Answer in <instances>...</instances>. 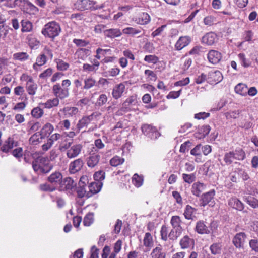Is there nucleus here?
<instances>
[{"label":"nucleus","instance_id":"37","mask_svg":"<svg viewBox=\"0 0 258 258\" xmlns=\"http://www.w3.org/2000/svg\"><path fill=\"white\" fill-rule=\"evenodd\" d=\"M59 100L57 98L48 99L45 102L41 104V105L47 109H50L52 107L57 106L59 104Z\"/></svg>","mask_w":258,"mask_h":258},{"label":"nucleus","instance_id":"58","mask_svg":"<svg viewBox=\"0 0 258 258\" xmlns=\"http://www.w3.org/2000/svg\"><path fill=\"white\" fill-rule=\"evenodd\" d=\"M160 233L162 239L164 241H166L168 237H169V234L168 228L165 225H163L162 226Z\"/></svg>","mask_w":258,"mask_h":258},{"label":"nucleus","instance_id":"27","mask_svg":"<svg viewBox=\"0 0 258 258\" xmlns=\"http://www.w3.org/2000/svg\"><path fill=\"white\" fill-rule=\"evenodd\" d=\"M245 238L246 235L244 233H237L233 240L234 245L238 248L242 247L245 242Z\"/></svg>","mask_w":258,"mask_h":258},{"label":"nucleus","instance_id":"45","mask_svg":"<svg viewBox=\"0 0 258 258\" xmlns=\"http://www.w3.org/2000/svg\"><path fill=\"white\" fill-rule=\"evenodd\" d=\"M24 11L31 14H35L38 12V9L33 4L28 2Z\"/></svg>","mask_w":258,"mask_h":258},{"label":"nucleus","instance_id":"43","mask_svg":"<svg viewBox=\"0 0 258 258\" xmlns=\"http://www.w3.org/2000/svg\"><path fill=\"white\" fill-rule=\"evenodd\" d=\"M238 58L241 64L244 68H247L251 64V61L247 59L244 53H239Z\"/></svg>","mask_w":258,"mask_h":258},{"label":"nucleus","instance_id":"30","mask_svg":"<svg viewBox=\"0 0 258 258\" xmlns=\"http://www.w3.org/2000/svg\"><path fill=\"white\" fill-rule=\"evenodd\" d=\"M62 176L59 172H55L51 174L48 177V180L52 184L56 186L60 183L62 180Z\"/></svg>","mask_w":258,"mask_h":258},{"label":"nucleus","instance_id":"38","mask_svg":"<svg viewBox=\"0 0 258 258\" xmlns=\"http://www.w3.org/2000/svg\"><path fill=\"white\" fill-rule=\"evenodd\" d=\"M235 91L237 94L245 96L247 94V86L243 83H239L235 87Z\"/></svg>","mask_w":258,"mask_h":258},{"label":"nucleus","instance_id":"33","mask_svg":"<svg viewBox=\"0 0 258 258\" xmlns=\"http://www.w3.org/2000/svg\"><path fill=\"white\" fill-rule=\"evenodd\" d=\"M53 130V126L50 123H47L42 127L39 133L41 135V137L45 138L50 135Z\"/></svg>","mask_w":258,"mask_h":258},{"label":"nucleus","instance_id":"39","mask_svg":"<svg viewBox=\"0 0 258 258\" xmlns=\"http://www.w3.org/2000/svg\"><path fill=\"white\" fill-rule=\"evenodd\" d=\"M97 83L96 81L91 77L86 78L84 80V85L83 87L84 89H89L95 86Z\"/></svg>","mask_w":258,"mask_h":258},{"label":"nucleus","instance_id":"9","mask_svg":"<svg viewBox=\"0 0 258 258\" xmlns=\"http://www.w3.org/2000/svg\"><path fill=\"white\" fill-rule=\"evenodd\" d=\"M100 114L97 112H94L89 116H84L78 121L77 124V128L80 130L88 125L90 122L97 119V118L100 116Z\"/></svg>","mask_w":258,"mask_h":258},{"label":"nucleus","instance_id":"62","mask_svg":"<svg viewBox=\"0 0 258 258\" xmlns=\"http://www.w3.org/2000/svg\"><path fill=\"white\" fill-rule=\"evenodd\" d=\"M77 192L78 196L80 198H83L85 196L88 197V194H87L86 190L85 189V187L81 186H79L77 190Z\"/></svg>","mask_w":258,"mask_h":258},{"label":"nucleus","instance_id":"6","mask_svg":"<svg viewBox=\"0 0 258 258\" xmlns=\"http://www.w3.org/2000/svg\"><path fill=\"white\" fill-rule=\"evenodd\" d=\"M52 92L58 99H63L67 98L69 95V88H61L59 84L53 85Z\"/></svg>","mask_w":258,"mask_h":258},{"label":"nucleus","instance_id":"8","mask_svg":"<svg viewBox=\"0 0 258 258\" xmlns=\"http://www.w3.org/2000/svg\"><path fill=\"white\" fill-rule=\"evenodd\" d=\"M215 196V191L214 189L203 194L201 199V206L205 207L207 204H209L210 206H213L215 204L213 200Z\"/></svg>","mask_w":258,"mask_h":258},{"label":"nucleus","instance_id":"34","mask_svg":"<svg viewBox=\"0 0 258 258\" xmlns=\"http://www.w3.org/2000/svg\"><path fill=\"white\" fill-rule=\"evenodd\" d=\"M37 88L38 86L35 83L34 80L26 83V89L28 94L30 95H34L36 94Z\"/></svg>","mask_w":258,"mask_h":258},{"label":"nucleus","instance_id":"24","mask_svg":"<svg viewBox=\"0 0 258 258\" xmlns=\"http://www.w3.org/2000/svg\"><path fill=\"white\" fill-rule=\"evenodd\" d=\"M47 60L44 54H40L36 59V62L33 65V69L38 72L40 70V67L46 63Z\"/></svg>","mask_w":258,"mask_h":258},{"label":"nucleus","instance_id":"44","mask_svg":"<svg viewBox=\"0 0 258 258\" xmlns=\"http://www.w3.org/2000/svg\"><path fill=\"white\" fill-rule=\"evenodd\" d=\"M28 3L27 0H14L13 2L12 8L19 7L21 10H25Z\"/></svg>","mask_w":258,"mask_h":258},{"label":"nucleus","instance_id":"23","mask_svg":"<svg viewBox=\"0 0 258 258\" xmlns=\"http://www.w3.org/2000/svg\"><path fill=\"white\" fill-rule=\"evenodd\" d=\"M83 161L81 159H77L71 162L69 165V171L71 173H75L81 170L83 166Z\"/></svg>","mask_w":258,"mask_h":258},{"label":"nucleus","instance_id":"46","mask_svg":"<svg viewBox=\"0 0 258 258\" xmlns=\"http://www.w3.org/2000/svg\"><path fill=\"white\" fill-rule=\"evenodd\" d=\"M13 58L20 61H25L29 58V55L26 52H17L13 54Z\"/></svg>","mask_w":258,"mask_h":258},{"label":"nucleus","instance_id":"60","mask_svg":"<svg viewBox=\"0 0 258 258\" xmlns=\"http://www.w3.org/2000/svg\"><path fill=\"white\" fill-rule=\"evenodd\" d=\"M216 22V18L212 16H208L204 19V23L206 25L211 26Z\"/></svg>","mask_w":258,"mask_h":258},{"label":"nucleus","instance_id":"13","mask_svg":"<svg viewBox=\"0 0 258 258\" xmlns=\"http://www.w3.org/2000/svg\"><path fill=\"white\" fill-rule=\"evenodd\" d=\"M18 143L14 140L13 138L9 137L3 143L1 149L2 151L5 153H8L12 150V149L17 147Z\"/></svg>","mask_w":258,"mask_h":258},{"label":"nucleus","instance_id":"3","mask_svg":"<svg viewBox=\"0 0 258 258\" xmlns=\"http://www.w3.org/2000/svg\"><path fill=\"white\" fill-rule=\"evenodd\" d=\"M245 152L241 149H237L225 153L224 157V161L227 165L233 163H236L237 160H242L245 158Z\"/></svg>","mask_w":258,"mask_h":258},{"label":"nucleus","instance_id":"20","mask_svg":"<svg viewBox=\"0 0 258 258\" xmlns=\"http://www.w3.org/2000/svg\"><path fill=\"white\" fill-rule=\"evenodd\" d=\"M100 159V155L97 153H91L87 159V165L88 167L93 168L95 167Z\"/></svg>","mask_w":258,"mask_h":258},{"label":"nucleus","instance_id":"15","mask_svg":"<svg viewBox=\"0 0 258 258\" xmlns=\"http://www.w3.org/2000/svg\"><path fill=\"white\" fill-rule=\"evenodd\" d=\"M218 40V38L217 34L214 32H210L203 36L202 42L207 45H212L216 43Z\"/></svg>","mask_w":258,"mask_h":258},{"label":"nucleus","instance_id":"21","mask_svg":"<svg viewBox=\"0 0 258 258\" xmlns=\"http://www.w3.org/2000/svg\"><path fill=\"white\" fill-rule=\"evenodd\" d=\"M125 89V86L123 83L116 85L113 89L112 94L113 97L117 99L121 97Z\"/></svg>","mask_w":258,"mask_h":258},{"label":"nucleus","instance_id":"53","mask_svg":"<svg viewBox=\"0 0 258 258\" xmlns=\"http://www.w3.org/2000/svg\"><path fill=\"white\" fill-rule=\"evenodd\" d=\"M43 114V110L39 107H35L31 111V115L36 118H40Z\"/></svg>","mask_w":258,"mask_h":258},{"label":"nucleus","instance_id":"51","mask_svg":"<svg viewBox=\"0 0 258 258\" xmlns=\"http://www.w3.org/2000/svg\"><path fill=\"white\" fill-rule=\"evenodd\" d=\"M93 214L92 213H88L84 217L83 224L85 226H89L94 221Z\"/></svg>","mask_w":258,"mask_h":258},{"label":"nucleus","instance_id":"22","mask_svg":"<svg viewBox=\"0 0 258 258\" xmlns=\"http://www.w3.org/2000/svg\"><path fill=\"white\" fill-rule=\"evenodd\" d=\"M134 21L139 25H146L148 24L151 20L150 16L147 13H142L137 17L133 19Z\"/></svg>","mask_w":258,"mask_h":258},{"label":"nucleus","instance_id":"63","mask_svg":"<svg viewBox=\"0 0 258 258\" xmlns=\"http://www.w3.org/2000/svg\"><path fill=\"white\" fill-rule=\"evenodd\" d=\"M144 60L149 63H153L155 64L158 61V58L157 56L155 55H148L145 56L144 58Z\"/></svg>","mask_w":258,"mask_h":258},{"label":"nucleus","instance_id":"54","mask_svg":"<svg viewBox=\"0 0 258 258\" xmlns=\"http://www.w3.org/2000/svg\"><path fill=\"white\" fill-rule=\"evenodd\" d=\"M41 54H44L45 57L47 60L48 59L51 60L53 58V55L52 51L49 47H45L41 52Z\"/></svg>","mask_w":258,"mask_h":258},{"label":"nucleus","instance_id":"40","mask_svg":"<svg viewBox=\"0 0 258 258\" xmlns=\"http://www.w3.org/2000/svg\"><path fill=\"white\" fill-rule=\"evenodd\" d=\"M63 111L68 117L76 115L79 111L78 109L75 107H67L63 108Z\"/></svg>","mask_w":258,"mask_h":258},{"label":"nucleus","instance_id":"28","mask_svg":"<svg viewBox=\"0 0 258 258\" xmlns=\"http://www.w3.org/2000/svg\"><path fill=\"white\" fill-rule=\"evenodd\" d=\"M197 210L190 205H187L185 208L183 215L187 220H194L196 217Z\"/></svg>","mask_w":258,"mask_h":258},{"label":"nucleus","instance_id":"2","mask_svg":"<svg viewBox=\"0 0 258 258\" xmlns=\"http://www.w3.org/2000/svg\"><path fill=\"white\" fill-rule=\"evenodd\" d=\"M182 221L178 216H173L171 217L170 223L173 227L169 233V238L170 239H176L182 233L183 229L181 226Z\"/></svg>","mask_w":258,"mask_h":258},{"label":"nucleus","instance_id":"41","mask_svg":"<svg viewBox=\"0 0 258 258\" xmlns=\"http://www.w3.org/2000/svg\"><path fill=\"white\" fill-rule=\"evenodd\" d=\"M143 177L137 173L135 174L132 177V183L137 187H141L143 183Z\"/></svg>","mask_w":258,"mask_h":258},{"label":"nucleus","instance_id":"5","mask_svg":"<svg viewBox=\"0 0 258 258\" xmlns=\"http://www.w3.org/2000/svg\"><path fill=\"white\" fill-rule=\"evenodd\" d=\"M75 8L80 11L90 9L91 10H97L102 8L104 6L96 5L95 2L90 0H78L74 4Z\"/></svg>","mask_w":258,"mask_h":258},{"label":"nucleus","instance_id":"25","mask_svg":"<svg viewBox=\"0 0 258 258\" xmlns=\"http://www.w3.org/2000/svg\"><path fill=\"white\" fill-rule=\"evenodd\" d=\"M205 188V184L200 182H197L192 185L191 192L194 196L199 197Z\"/></svg>","mask_w":258,"mask_h":258},{"label":"nucleus","instance_id":"12","mask_svg":"<svg viewBox=\"0 0 258 258\" xmlns=\"http://www.w3.org/2000/svg\"><path fill=\"white\" fill-rule=\"evenodd\" d=\"M82 148L83 146L81 144H75L71 145L67 151V157L72 159L77 157L81 152Z\"/></svg>","mask_w":258,"mask_h":258},{"label":"nucleus","instance_id":"10","mask_svg":"<svg viewBox=\"0 0 258 258\" xmlns=\"http://www.w3.org/2000/svg\"><path fill=\"white\" fill-rule=\"evenodd\" d=\"M142 132L152 139H156L160 136V133L155 127L148 124H144L142 126Z\"/></svg>","mask_w":258,"mask_h":258},{"label":"nucleus","instance_id":"31","mask_svg":"<svg viewBox=\"0 0 258 258\" xmlns=\"http://www.w3.org/2000/svg\"><path fill=\"white\" fill-rule=\"evenodd\" d=\"M196 231L200 234H208L210 233L208 227L203 221H199L196 224L195 227Z\"/></svg>","mask_w":258,"mask_h":258},{"label":"nucleus","instance_id":"11","mask_svg":"<svg viewBox=\"0 0 258 258\" xmlns=\"http://www.w3.org/2000/svg\"><path fill=\"white\" fill-rule=\"evenodd\" d=\"M76 186V183L74 180L70 177H67L61 181L60 188L61 190L71 193L74 190Z\"/></svg>","mask_w":258,"mask_h":258},{"label":"nucleus","instance_id":"42","mask_svg":"<svg viewBox=\"0 0 258 258\" xmlns=\"http://www.w3.org/2000/svg\"><path fill=\"white\" fill-rule=\"evenodd\" d=\"M44 138L41 137L39 132L34 134L29 139L30 143L32 145H37L40 143Z\"/></svg>","mask_w":258,"mask_h":258},{"label":"nucleus","instance_id":"29","mask_svg":"<svg viewBox=\"0 0 258 258\" xmlns=\"http://www.w3.org/2000/svg\"><path fill=\"white\" fill-rule=\"evenodd\" d=\"M143 245L146 247V251H149L153 245V239L151 234L147 232L143 239Z\"/></svg>","mask_w":258,"mask_h":258},{"label":"nucleus","instance_id":"55","mask_svg":"<svg viewBox=\"0 0 258 258\" xmlns=\"http://www.w3.org/2000/svg\"><path fill=\"white\" fill-rule=\"evenodd\" d=\"M56 63L58 70H59L60 71H66L69 67V63L64 62L62 60L58 59V60H57Z\"/></svg>","mask_w":258,"mask_h":258},{"label":"nucleus","instance_id":"7","mask_svg":"<svg viewBox=\"0 0 258 258\" xmlns=\"http://www.w3.org/2000/svg\"><path fill=\"white\" fill-rule=\"evenodd\" d=\"M137 102L136 97L134 96L128 97L122 104V107L116 112L118 115H122L131 110L130 106L136 104Z\"/></svg>","mask_w":258,"mask_h":258},{"label":"nucleus","instance_id":"50","mask_svg":"<svg viewBox=\"0 0 258 258\" xmlns=\"http://www.w3.org/2000/svg\"><path fill=\"white\" fill-rule=\"evenodd\" d=\"M222 246L220 243H214L211 245L210 249L213 254H220L221 251Z\"/></svg>","mask_w":258,"mask_h":258},{"label":"nucleus","instance_id":"19","mask_svg":"<svg viewBox=\"0 0 258 258\" xmlns=\"http://www.w3.org/2000/svg\"><path fill=\"white\" fill-rule=\"evenodd\" d=\"M179 245L181 249H185L194 247L195 241L192 238H190L188 236L185 235L183 236L180 240Z\"/></svg>","mask_w":258,"mask_h":258},{"label":"nucleus","instance_id":"48","mask_svg":"<svg viewBox=\"0 0 258 258\" xmlns=\"http://www.w3.org/2000/svg\"><path fill=\"white\" fill-rule=\"evenodd\" d=\"M124 159L119 157V156H116L113 157L110 160V164L112 166H117L120 164H122L124 162Z\"/></svg>","mask_w":258,"mask_h":258},{"label":"nucleus","instance_id":"26","mask_svg":"<svg viewBox=\"0 0 258 258\" xmlns=\"http://www.w3.org/2000/svg\"><path fill=\"white\" fill-rule=\"evenodd\" d=\"M150 256L151 258H166V253L163 251L162 246L159 245L153 249Z\"/></svg>","mask_w":258,"mask_h":258},{"label":"nucleus","instance_id":"18","mask_svg":"<svg viewBox=\"0 0 258 258\" xmlns=\"http://www.w3.org/2000/svg\"><path fill=\"white\" fill-rule=\"evenodd\" d=\"M228 205L238 211H241L244 208V204L236 197H231L228 201Z\"/></svg>","mask_w":258,"mask_h":258},{"label":"nucleus","instance_id":"57","mask_svg":"<svg viewBox=\"0 0 258 258\" xmlns=\"http://www.w3.org/2000/svg\"><path fill=\"white\" fill-rule=\"evenodd\" d=\"M9 32V28L4 25L0 26V38L4 40Z\"/></svg>","mask_w":258,"mask_h":258},{"label":"nucleus","instance_id":"56","mask_svg":"<svg viewBox=\"0 0 258 258\" xmlns=\"http://www.w3.org/2000/svg\"><path fill=\"white\" fill-rule=\"evenodd\" d=\"M53 70L52 69L49 68L44 71L42 73H41L39 75V78L43 79H46L48 77L51 76V75L53 73Z\"/></svg>","mask_w":258,"mask_h":258},{"label":"nucleus","instance_id":"59","mask_svg":"<svg viewBox=\"0 0 258 258\" xmlns=\"http://www.w3.org/2000/svg\"><path fill=\"white\" fill-rule=\"evenodd\" d=\"M40 188L41 190L42 191L51 192L54 191L56 189V186H54L53 184L52 185H50L49 184L45 183L41 184L40 186Z\"/></svg>","mask_w":258,"mask_h":258},{"label":"nucleus","instance_id":"32","mask_svg":"<svg viewBox=\"0 0 258 258\" xmlns=\"http://www.w3.org/2000/svg\"><path fill=\"white\" fill-rule=\"evenodd\" d=\"M105 36L109 38H115L119 37L122 35L120 30L118 28H112L104 30Z\"/></svg>","mask_w":258,"mask_h":258},{"label":"nucleus","instance_id":"17","mask_svg":"<svg viewBox=\"0 0 258 258\" xmlns=\"http://www.w3.org/2000/svg\"><path fill=\"white\" fill-rule=\"evenodd\" d=\"M209 61L212 64L218 63L222 58L220 52L215 50H211L207 54Z\"/></svg>","mask_w":258,"mask_h":258},{"label":"nucleus","instance_id":"64","mask_svg":"<svg viewBox=\"0 0 258 258\" xmlns=\"http://www.w3.org/2000/svg\"><path fill=\"white\" fill-rule=\"evenodd\" d=\"M249 246L250 248L255 251L258 252V240L251 239L249 241Z\"/></svg>","mask_w":258,"mask_h":258},{"label":"nucleus","instance_id":"4","mask_svg":"<svg viewBox=\"0 0 258 258\" xmlns=\"http://www.w3.org/2000/svg\"><path fill=\"white\" fill-rule=\"evenodd\" d=\"M61 29L58 23L52 21L44 26L42 30V33L50 38H54L59 34Z\"/></svg>","mask_w":258,"mask_h":258},{"label":"nucleus","instance_id":"36","mask_svg":"<svg viewBox=\"0 0 258 258\" xmlns=\"http://www.w3.org/2000/svg\"><path fill=\"white\" fill-rule=\"evenodd\" d=\"M243 200L253 209L258 208V199L251 196H244Z\"/></svg>","mask_w":258,"mask_h":258},{"label":"nucleus","instance_id":"16","mask_svg":"<svg viewBox=\"0 0 258 258\" xmlns=\"http://www.w3.org/2000/svg\"><path fill=\"white\" fill-rule=\"evenodd\" d=\"M191 38L188 36H181L176 42L174 47L176 50L179 51L189 44Z\"/></svg>","mask_w":258,"mask_h":258},{"label":"nucleus","instance_id":"47","mask_svg":"<svg viewBox=\"0 0 258 258\" xmlns=\"http://www.w3.org/2000/svg\"><path fill=\"white\" fill-rule=\"evenodd\" d=\"M210 131V127L209 125H203L201 127L200 129V132H201V135L200 136H198L199 133H196L195 137L198 138H204L206 135H207Z\"/></svg>","mask_w":258,"mask_h":258},{"label":"nucleus","instance_id":"14","mask_svg":"<svg viewBox=\"0 0 258 258\" xmlns=\"http://www.w3.org/2000/svg\"><path fill=\"white\" fill-rule=\"evenodd\" d=\"M223 79V76L220 71H211L208 74L207 78L208 82L210 84H217Z\"/></svg>","mask_w":258,"mask_h":258},{"label":"nucleus","instance_id":"49","mask_svg":"<svg viewBox=\"0 0 258 258\" xmlns=\"http://www.w3.org/2000/svg\"><path fill=\"white\" fill-rule=\"evenodd\" d=\"M22 32H30L32 29V23L28 20H22Z\"/></svg>","mask_w":258,"mask_h":258},{"label":"nucleus","instance_id":"1","mask_svg":"<svg viewBox=\"0 0 258 258\" xmlns=\"http://www.w3.org/2000/svg\"><path fill=\"white\" fill-rule=\"evenodd\" d=\"M32 167L38 174L47 173L52 169V165L48 159L44 157H39L35 159L32 163Z\"/></svg>","mask_w":258,"mask_h":258},{"label":"nucleus","instance_id":"52","mask_svg":"<svg viewBox=\"0 0 258 258\" xmlns=\"http://www.w3.org/2000/svg\"><path fill=\"white\" fill-rule=\"evenodd\" d=\"M182 178L184 181L190 184L196 180V175L194 173L190 174L183 173L182 174Z\"/></svg>","mask_w":258,"mask_h":258},{"label":"nucleus","instance_id":"35","mask_svg":"<svg viewBox=\"0 0 258 258\" xmlns=\"http://www.w3.org/2000/svg\"><path fill=\"white\" fill-rule=\"evenodd\" d=\"M141 32V28L140 27H128L122 29V33L124 34L134 36Z\"/></svg>","mask_w":258,"mask_h":258},{"label":"nucleus","instance_id":"61","mask_svg":"<svg viewBox=\"0 0 258 258\" xmlns=\"http://www.w3.org/2000/svg\"><path fill=\"white\" fill-rule=\"evenodd\" d=\"M201 145H197L194 149L190 151V154L195 156H201Z\"/></svg>","mask_w":258,"mask_h":258}]
</instances>
